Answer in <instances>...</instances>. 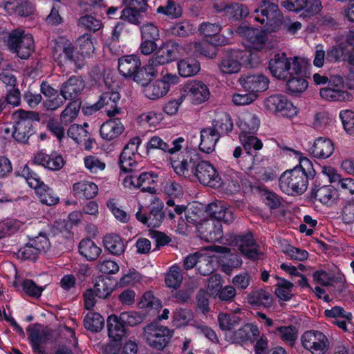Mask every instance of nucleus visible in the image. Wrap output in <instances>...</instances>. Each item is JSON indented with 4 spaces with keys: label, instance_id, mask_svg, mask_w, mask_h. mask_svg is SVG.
<instances>
[{
    "label": "nucleus",
    "instance_id": "obj_30",
    "mask_svg": "<svg viewBox=\"0 0 354 354\" xmlns=\"http://www.w3.org/2000/svg\"><path fill=\"white\" fill-rule=\"evenodd\" d=\"M124 128L120 119L116 118L109 120L101 126L100 136L106 140H111L118 138L124 131Z\"/></svg>",
    "mask_w": 354,
    "mask_h": 354
},
{
    "label": "nucleus",
    "instance_id": "obj_48",
    "mask_svg": "<svg viewBox=\"0 0 354 354\" xmlns=\"http://www.w3.org/2000/svg\"><path fill=\"white\" fill-rule=\"evenodd\" d=\"M290 78L286 82L288 91L292 94L297 95L304 92L308 87V82L306 79L298 75H288Z\"/></svg>",
    "mask_w": 354,
    "mask_h": 354
},
{
    "label": "nucleus",
    "instance_id": "obj_59",
    "mask_svg": "<svg viewBox=\"0 0 354 354\" xmlns=\"http://www.w3.org/2000/svg\"><path fill=\"white\" fill-rule=\"evenodd\" d=\"M97 269L104 274H112L118 272L119 266L116 261L108 259L102 256L97 266Z\"/></svg>",
    "mask_w": 354,
    "mask_h": 354
},
{
    "label": "nucleus",
    "instance_id": "obj_51",
    "mask_svg": "<svg viewBox=\"0 0 354 354\" xmlns=\"http://www.w3.org/2000/svg\"><path fill=\"white\" fill-rule=\"evenodd\" d=\"M157 12L163 14L171 19H176L182 15V9L178 3L174 0H167L165 6L157 8Z\"/></svg>",
    "mask_w": 354,
    "mask_h": 354
},
{
    "label": "nucleus",
    "instance_id": "obj_40",
    "mask_svg": "<svg viewBox=\"0 0 354 354\" xmlns=\"http://www.w3.org/2000/svg\"><path fill=\"white\" fill-rule=\"evenodd\" d=\"M215 133H218L221 137L223 134H227L232 130L233 123L229 114L226 113L218 115L213 121V127H210Z\"/></svg>",
    "mask_w": 354,
    "mask_h": 354
},
{
    "label": "nucleus",
    "instance_id": "obj_46",
    "mask_svg": "<svg viewBox=\"0 0 354 354\" xmlns=\"http://www.w3.org/2000/svg\"><path fill=\"white\" fill-rule=\"evenodd\" d=\"M294 284L284 278L280 279V281L276 285L274 293L281 301H288L293 297L292 293Z\"/></svg>",
    "mask_w": 354,
    "mask_h": 354
},
{
    "label": "nucleus",
    "instance_id": "obj_18",
    "mask_svg": "<svg viewBox=\"0 0 354 354\" xmlns=\"http://www.w3.org/2000/svg\"><path fill=\"white\" fill-rule=\"evenodd\" d=\"M236 32L245 38L252 45V48L257 50H261L268 40V35L266 31L246 25L239 26L236 28Z\"/></svg>",
    "mask_w": 354,
    "mask_h": 354
},
{
    "label": "nucleus",
    "instance_id": "obj_28",
    "mask_svg": "<svg viewBox=\"0 0 354 354\" xmlns=\"http://www.w3.org/2000/svg\"><path fill=\"white\" fill-rule=\"evenodd\" d=\"M259 336V330L256 325L245 324L234 331L232 339L234 343L241 344L247 342L253 343Z\"/></svg>",
    "mask_w": 354,
    "mask_h": 354
},
{
    "label": "nucleus",
    "instance_id": "obj_50",
    "mask_svg": "<svg viewBox=\"0 0 354 354\" xmlns=\"http://www.w3.org/2000/svg\"><path fill=\"white\" fill-rule=\"evenodd\" d=\"M249 15V10L246 6L239 3H228L225 16L234 20H240Z\"/></svg>",
    "mask_w": 354,
    "mask_h": 354
},
{
    "label": "nucleus",
    "instance_id": "obj_20",
    "mask_svg": "<svg viewBox=\"0 0 354 354\" xmlns=\"http://www.w3.org/2000/svg\"><path fill=\"white\" fill-rule=\"evenodd\" d=\"M185 92L187 97L194 104H200L209 99V91L207 86L201 81H194L186 86Z\"/></svg>",
    "mask_w": 354,
    "mask_h": 354
},
{
    "label": "nucleus",
    "instance_id": "obj_3",
    "mask_svg": "<svg viewBox=\"0 0 354 354\" xmlns=\"http://www.w3.org/2000/svg\"><path fill=\"white\" fill-rule=\"evenodd\" d=\"M256 21L264 24L270 32H274L282 26L283 15L277 4L261 0L254 10Z\"/></svg>",
    "mask_w": 354,
    "mask_h": 354
},
{
    "label": "nucleus",
    "instance_id": "obj_42",
    "mask_svg": "<svg viewBox=\"0 0 354 354\" xmlns=\"http://www.w3.org/2000/svg\"><path fill=\"white\" fill-rule=\"evenodd\" d=\"M183 279L181 268L175 264L171 266L166 273L165 283L167 287L177 290L180 286Z\"/></svg>",
    "mask_w": 354,
    "mask_h": 354
},
{
    "label": "nucleus",
    "instance_id": "obj_53",
    "mask_svg": "<svg viewBox=\"0 0 354 354\" xmlns=\"http://www.w3.org/2000/svg\"><path fill=\"white\" fill-rule=\"evenodd\" d=\"M77 46L79 47L80 54L84 57L90 56L94 53L95 47L93 45L91 35L84 34L80 36L76 41Z\"/></svg>",
    "mask_w": 354,
    "mask_h": 354
},
{
    "label": "nucleus",
    "instance_id": "obj_55",
    "mask_svg": "<svg viewBox=\"0 0 354 354\" xmlns=\"http://www.w3.org/2000/svg\"><path fill=\"white\" fill-rule=\"evenodd\" d=\"M30 243L37 249L39 254L42 252H46L50 247V243L47 234L40 232L38 235L29 238Z\"/></svg>",
    "mask_w": 354,
    "mask_h": 354
},
{
    "label": "nucleus",
    "instance_id": "obj_39",
    "mask_svg": "<svg viewBox=\"0 0 354 354\" xmlns=\"http://www.w3.org/2000/svg\"><path fill=\"white\" fill-rule=\"evenodd\" d=\"M83 322L84 328L93 333L101 331L104 326V319L98 313H88L84 317Z\"/></svg>",
    "mask_w": 354,
    "mask_h": 354
},
{
    "label": "nucleus",
    "instance_id": "obj_1",
    "mask_svg": "<svg viewBox=\"0 0 354 354\" xmlns=\"http://www.w3.org/2000/svg\"><path fill=\"white\" fill-rule=\"evenodd\" d=\"M315 171L311 162L307 158L300 159L299 167L283 172L279 180V187L285 194L295 196L306 192L308 187V178H313Z\"/></svg>",
    "mask_w": 354,
    "mask_h": 354
},
{
    "label": "nucleus",
    "instance_id": "obj_19",
    "mask_svg": "<svg viewBox=\"0 0 354 354\" xmlns=\"http://www.w3.org/2000/svg\"><path fill=\"white\" fill-rule=\"evenodd\" d=\"M126 187H135L140 188L142 192H149L156 194L157 189L155 187L156 182L151 173L142 172L138 177L130 176L123 180Z\"/></svg>",
    "mask_w": 354,
    "mask_h": 354
},
{
    "label": "nucleus",
    "instance_id": "obj_54",
    "mask_svg": "<svg viewBox=\"0 0 354 354\" xmlns=\"http://www.w3.org/2000/svg\"><path fill=\"white\" fill-rule=\"evenodd\" d=\"M218 321L222 330H231L239 324L241 319L234 315L220 313L218 316Z\"/></svg>",
    "mask_w": 354,
    "mask_h": 354
},
{
    "label": "nucleus",
    "instance_id": "obj_21",
    "mask_svg": "<svg viewBox=\"0 0 354 354\" xmlns=\"http://www.w3.org/2000/svg\"><path fill=\"white\" fill-rule=\"evenodd\" d=\"M239 82L246 91L255 94L267 90L269 84L268 77L261 74L242 75Z\"/></svg>",
    "mask_w": 354,
    "mask_h": 354
},
{
    "label": "nucleus",
    "instance_id": "obj_44",
    "mask_svg": "<svg viewBox=\"0 0 354 354\" xmlns=\"http://www.w3.org/2000/svg\"><path fill=\"white\" fill-rule=\"evenodd\" d=\"M208 288L209 290H213L215 288L214 292H217L216 295L221 301H232L236 295V289L234 286H226L221 287L220 281H216L214 285H211V281H209Z\"/></svg>",
    "mask_w": 354,
    "mask_h": 354
},
{
    "label": "nucleus",
    "instance_id": "obj_24",
    "mask_svg": "<svg viewBox=\"0 0 354 354\" xmlns=\"http://www.w3.org/2000/svg\"><path fill=\"white\" fill-rule=\"evenodd\" d=\"M85 88V83L80 76H71L60 88V94L65 100H74Z\"/></svg>",
    "mask_w": 354,
    "mask_h": 354
},
{
    "label": "nucleus",
    "instance_id": "obj_23",
    "mask_svg": "<svg viewBox=\"0 0 354 354\" xmlns=\"http://www.w3.org/2000/svg\"><path fill=\"white\" fill-rule=\"evenodd\" d=\"M265 107L273 112H281L284 115L295 112L296 108L288 100L287 97L281 94L272 95L264 100Z\"/></svg>",
    "mask_w": 354,
    "mask_h": 354
},
{
    "label": "nucleus",
    "instance_id": "obj_34",
    "mask_svg": "<svg viewBox=\"0 0 354 354\" xmlns=\"http://www.w3.org/2000/svg\"><path fill=\"white\" fill-rule=\"evenodd\" d=\"M334 151L333 143L330 139L320 137L317 138L311 148V153L318 158H327Z\"/></svg>",
    "mask_w": 354,
    "mask_h": 354
},
{
    "label": "nucleus",
    "instance_id": "obj_9",
    "mask_svg": "<svg viewBox=\"0 0 354 354\" xmlns=\"http://www.w3.org/2000/svg\"><path fill=\"white\" fill-rule=\"evenodd\" d=\"M171 165L176 173L185 178L194 177L201 160L195 151H187L176 159L171 158Z\"/></svg>",
    "mask_w": 354,
    "mask_h": 354
},
{
    "label": "nucleus",
    "instance_id": "obj_13",
    "mask_svg": "<svg viewBox=\"0 0 354 354\" xmlns=\"http://www.w3.org/2000/svg\"><path fill=\"white\" fill-rule=\"evenodd\" d=\"M197 230L200 238L206 242L223 243V227L218 220L209 218L203 221L197 226Z\"/></svg>",
    "mask_w": 354,
    "mask_h": 354
},
{
    "label": "nucleus",
    "instance_id": "obj_22",
    "mask_svg": "<svg viewBox=\"0 0 354 354\" xmlns=\"http://www.w3.org/2000/svg\"><path fill=\"white\" fill-rule=\"evenodd\" d=\"M224 201H212L206 206L205 212L210 216V218L230 223L234 219L233 211L223 204Z\"/></svg>",
    "mask_w": 354,
    "mask_h": 354
},
{
    "label": "nucleus",
    "instance_id": "obj_4",
    "mask_svg": "<svg viewBox=\"0 0 354 354\" xmlns=\"http://www.w3.org/2000/svg\"><path fill=\"white\" fill-rule=\"evenodd\" d=\"M7 46L11 53L21 59H27L35 50L32 36L19 29L13 30L8 34Z\"/></svg>",
    "mask_w": 354,
    "mask_h": 354
},
{
    "label": "nucleus",
    "instance_id": "obj_38",
    "mask_svg": "<svg viewBox=\"0 0 354 354\" xmlns=\"http://www.w3.org/2000/svg\"><path fill=\"white\" fill-rule=\"evenodd\" d=\"M23 176L26 178L27 183L29 186L33 189H35L37 195L39 197H47L48 194L47 189H46V185L41 182L39 178H36V174L32 172H30L29 167L28 166H25L22 171Z\"/></svg>",
    "mask_w": 354,
    "mask_h": 354
},
{
    "label": "nucleus",
    "instance_id": "obj_16",
    "mask_svg": "<svg viewBox=\"0 0 354 354\" xmlns=\"http://www.w3.org/2000/svg\"><path fill=\"white\" fill-rule=\"evenodd\" d=\"M241 51L229 49L221 53L218 68L219 71L225 75L238 73L241 68L239 55Z\"/></svg>",
    "mask_w": 354,
    "mask_h": 354
},
{
    "label": "nucleus",
    "instance_id": "obj_5",
    "mask_svg": "<svg viewBox=\"0 0 354 354\" xmlns=\"http://www.w3.org/2000/svg\"><path fill=\"white\" fill-rule=\"evenodd\" d=\"M147 344L153 349L163 351L169 344L174 335V330L158 322H151L144 328Z\"/></svg>",
    "mask_w": 354,
    "mask_h": 354
},
{
    "label": "nucleus",
    "instance_id": "obj_63",
    "mask_svg": "<svg viewBox=\"0 0 354 354\" xmlns=\"http://www.w3.org/2000/svg\"><path fill=\"white\" fill-rule=\"evenodd\" d=\"M84 165L91 173H97L105 169L106 164L95 156H88L84 158Z\"/></svg>",
    "mask_w": 354,
    "mask_h": 354
},
{
    "label": "nucleus",
    "instance_id": "obj_35",
    "mask_svg": "<svg viewBox=\"0 0 354 354\" xmlns=\"http://www.w3.org/2000/svg\"><path fill=\"white\" fill-rule=\"evenodd\" d=\"M75 197L82 199H92L98 192L97 186L90 182H77L73 186Z\"/></svg>",
    "mask_w": 354,
    "mask_h": 354
},
{
    "label": "nucleus",
    "instance_id": "obj_41",
    "mask_svg": "<svg viewBox=\"0 0 354 354\" xmlns=\"http://www.w3.org/2000/svg\"><path fill=\"white\" fill-rule=\"evenodd\" d=\"M82 102L80 99L72 100L61 113V122L66 125L71 123L77 117Z\"/></svg>",
    "mask_w": 354,
    "mask_h": 354
},
{
    "label": "nucleus",
    "instance_id": "obj_14",
    "mask_svg": "<svg viewBox=\"0 0 354 354\" xmlns=\"http://www.w3.org/2000/svg\"><path fill=\"white\" fill-rule=\"evenodd\" d=\"M120 100V95L117 91H106L103 93L97 102L87 108L90 113L101 109H105V111L109 117H114L120 112V108L118 104Z\"/></svg>",
    "mask_w": 354,
    "mask_h": 354
},
{
    "label": "nucleus",
    "instance_id": "obj_57",
    "mask_svg": "<svg viewBox=\"0 0 354 354\" xmlns=\"http://www.w3.org/2000/svg\"><path fill=\"white\" fill-rule=\"evenodd\" d=\"M93 289L95 290V295L100 299L107 298L113 291V288L109 286L106 279L102 276L97 277Z\"/></svg>",
    "mask_w": 354,
    "mask_h": 354
},
{
    "label": "nucleus",
    "instance_id": "obj_10",
    "mask_svg": "<svg viewBox=\"0 0 354 354\" xmlns=\"http://www.w3.org/2000/svg\"><path fill=\"white\" fill-rule=\"evenodd\" d=\"M303 347L312 354H325L330 348L328 337L321 331L310 330L301 337Z\"/></svg>",
    "mask_w": 354,
    "mask_h": 354
},
{
    "label": "nucleus",
    "instance_id": "obj_36",
    "mask_svg": "<svg viewBox=\"0 0 354 354\" xmlns=\"http://www.w3.org/2000/svg\"><path fill=\"white\" fill-rule=\"evenodd\" d=\"M220 136L218 133H215L210 127L203 129L201 131V143L199 149L203 152L210 153L214 149Z\"/></svg>",
    "mask_w": 354,
    "mask_h": 354
},
{
    "label": "nucleus",
    "instance_id": "obj_27",
    "mask_svg": "<svg viewBox=\"0 0 354 354\" xmlns=\"http://www.w3.org/2000/svg\"><path fill=\"white\" fill-rule=\"evenodd\" d=\"M107 330L109 337L113 342H121L123 337L126 335L127 330L124 322L120 319V315H111L107 321Z\"/></svg>",
    "mask_w": 354,
    "mask_h": 354
},
{
    "label": "nucleus",
    "instance_id": "obj_47",
    "mask_svg": "<svg viewBox=\"0 0 354 354\" xmlns=\"http://www.w3.org/2000/svg\"><path fill=\"white\" fill-rule=\"evenodd\" d=\"M28 333V340L32 351H39V348L42 347L41 345L46 342L48 333L42 330L41 333L39 330L31 328L28 326L27 328Z\"/></svg>",
    "mask_w": 354,
    "mask_h": 354
},
{
    "label": "nucleus",
    "instance_id": "obj_62",
    "mask_svg": "<svg viewBox=\"0 0 354 354\" xmlns=\"http://www.w3.org/2000/svg\"><path fill=\"white\" fill-rule=\"evenodd\" d=\"M222 26L219 23L203 22L199 28V32L205 37H215L221 30Z\"/></svg>",
    "mask_w": 354,
    "mask_h": 354
},
{
    "label": "nucleus",
    "instance_id": "obj_6",
    "mask_svg": "<svg viewBox=\"0 0 354 354\" xmlns=\"http://www.w3.org/2000/svg\"><path fill=\"white\" fill-rule=\"evenodd\" d=\"M17 120L12 127V136L19 142H26L30 136V131L32 127V122L40 120L37 112L32 111L19 110L14 113Z\"/></svg>",
    "mask_w": 354,
    "mask_h": 354
},
{
    "label": "nucleus",
    "instance_id": "obj_31",
    "mask_svg": "<svg viewBox=\"0 0 354 354\" xmlns=\"http://www.w3.org/2000/svg\"><path fill=\"white\" fill-rule=\"evenodd\" d=\"M105 249L111 254L120 256L122 254L126 248L124 239L117 234H109L103 238Z\"/></svg>",
    "mask_w": 354,
    "mask_h": 354
},
{
    "label": "nucleus",
    "instance_id": "obj_12",
    "mask_svg": "<svg viewBox=\"0 0 354 354\" xmlns=\"http://www.w3.org/2000/svg\"><path fill=\"white\" fill-rule=\"evenodd\" d=\"M178 77L171 74H166L162 79L149 82L144 88L145 95L151 100H157L165 96L170 89L171 84L177 83Z\"/></svg>",
    "mask_w": 354,
    "mask_h": 354
},
{
    "label": "nucleus",
    "instance_id": "obj_49",
    "mask_svg": "<svg viewBox=\"0 0 354 354\" xmlns=\"http://www.w3.org/2000/svg\"><path fill=\"white\" fill-rule=\"evenodd\" d=\"M319 94L323 99L328 101H344L351 97L348 92L330 87L322 88Z\"/></svg>",
    "mask_w": 354,
    "mask_h": 354
},
{
    "label": "nucleus",
    "instance_id": "obj_56",
    "mask_svg": "<svg viewBox=\"0 0 354 354\" xmlns=\"http://www.w3.org/2000/svg\"><path fill=\"white\" fill-rule=\"evenodd\" d=\"M348 53V47L343 44L334 46L327 52V59L335 62H346Z\"/></svg>",
    "mask_w": 354,
    "mask_h": 354
},
{
    "label": "nucleus",
    "instance_id": "obj_29",
    "mask_svg": "<svg viewBox=\"0 0 354 354\" xmlns=\"http://www.w3.org/2000/svg\"><path fill=\"white\" fill-rule=\"evenodd\" d=\"M158 74L156 66L155 64L151 63V59H149L147 64L142 67L141 66L139 67V69L137 70L131 80L141 84L145 88L153 79L157 77Z\"/></svg>",
    "mask_w": 354,
    "mask_h": 354
},
{
    "label": "nucleus",
    "instance_id": "obj_58",
    "mask_svg": "<svg viewBox=\"0 0 354 354\" xmlns=\"http://www.w3.org/2000/svg\"><path fill=\"white\" fill-rule=\"evenodd\" d=\"M78 25L93 32L99 30L102 26L100 20L89 15L80 17L78 19Z\"/></svg>",
    "mask_w": 354,
    "mask_h": 354
},
{
    "label": "nucleus",
    "instance_id": "obj_33",
    "mask_svg": "<svg viewBox=\"0 0 354 354\" xmlns=\"http://www.w3.org/2000/svg\"><path fill=\"white\" fill-rule=\"evenodd\" d=\"M35 162L53 171L61 169L65 163L61 156L48 155L42 152L36 154Z\"/></svg>",
    "mask_w": 354,
    "mask_h": 354
},
{
    "label": "nucleus",
    "instance_id": "obj_26",
    "mask_svg": "<svg viewBox=\"0 0 354 354\" xmlns=\"http://www.w3.org/2000/svg\"><path fill=\"white\" fill-rule=\"evenodd\" d=\"M140 66V59L135 55L122 56L118 59V71L125 78L132 79Z\"/></svg>",
    "mask_w": 354,
    "mask_h": 354
},
{
    "label": "nucleus",
    "instance_id": "obj_43",
    "mask_svg": "<svg viewBox=\"0 0 354 354\" xmlns=\"http://www.w3.org/2000/svg\"><path fill=\"white\" fill-rule=\"evenodd\" d=\"M313 278L316 283L322 286H331L334 283H342L344 279V276H333L323 270L314 272Z\"/></svg>",
    "mask_w": 354,
    "mask_h": 354
},
{
    "label": "nucleus",
    "instance_id": "obj_64",
    "mask_svg": "<svg viewBox=\"0 0 354 354\" xmlns=\"http://www.w3.org/2000/svg\"><path fill=\"white\" fill-rule=\"evenodd\" d=\"M344 129L351 135H354V112L351 110H344L340 112Z\"/></svg>",
    "mask_w": 354,
    "mask_h": 354
},
{
    "label": "nucleus",
    "instance_id": "obj_7",
    "mask_svg": "<svg viewBox=\"0 0 354 354\" xmlns=\"http://www.w3.org/2000/svg\"><path fill=\"white\" fill-rule=\"evenodd\" d=\"M140 144L141 139L134 137L125 145L120 153L118 165L124 173H136L144 168L142 163L136 160L139 156L138 149Z\"/></svg>",
    "mask_w": 354,
    "mask_h": 354
},
{
    "label": "nucleus",
    "instance_id": "obj_32",
    "mask_svg": "<svg viewBox=\"0 0 354 354\" xmlns=\"http://www.w3.org/2000/svg\"><path fill=\"white\" fill-rule=\"evenodd\" d=\"M183 141L184 139L183 138H178L169 144L162 140L160 137L153 136L148 142L147 149L148 150L151 149H158L165 152L173 153L181 149L180 143Z\"/></svg>",
    "mask_w": 354,
    "mask_h": 354
},
{
    "label": "nucleus",
    "instance_id": "obj_15",
    "mask_svg": "<svg viewBox=\"0 0 354 354\" xmlns=\"http://www.w3.org/2000/svg\"><path fill=\"white\" fill-rule=\"evenodd\" d=\"M194 177L203 185L213 188L221 185V178L216 169L208 161L201 160Z\"/></svg>",
    "mask_w": 354,
    "mask_h": 354
},
{
    "label": "nucleus",
    "instance_id": "obj_17",
    "mask_svg": "<svg viewBox=\"0 0 354 354\" xmlns=\"http://www.w3.org/2000/svg\"><path fill=\"white\" fill-rule=\"evenodd\" d=\"M179 44L174 41L169 40L159 46L150 58L151 63L156 66L167 64L178 57Z\"/></svg>",
    "mask_w": 354,
    "mask_h": 354
},
{
    "label": "nucleus",
    "instance_id": "obj_45",
    "mask_svg": "<svg viewBox=\"0 0 354 354\" xmlns=\"http://www.w3.org/2000/svg\"><path fill=\"white\" fill-rule=\"evenodd\" d=\"M179 75L182 77H190L198 73L200 71V64L194 59H182L178 63Z\"/></svg>",
    "mask_w": 354,
    "mask_h": 354
},
{
    "label": "nucleus",
    "instance_id": "obj_61",
    "mask_svg": "<svg viewBox=\"0 0 354 354\" xmlns=\"http://www.w3.org/2000/svg\"><path fill=\"white\" fill-rule=\"evenodd\" d=\"M232 242L235 245L239 247L241 252L242 251V249H245L249 246L255 245V241L252 232H248L245 234L235 235Z\"/></svg>",
    "mask_w": 354,
    "mask_h": 354
},
{
    "label": "nucleus",
    "instance_id": "obj_60",
    "mask_svg": "<svg viewBox=\"0 0 354 354\" xmlns=\"http://www.w3.org/2000/svg\"><path fill=\"white\" fill-rule=\"evenodd\" d=\"M23 291L28 296L39 298L44 290V288L39 286L32 279H24L21 283Z\"/></svg>",
    "mask_w": 354,
    "mask_h": 354
},
{
    "label": "nucleus",
    "instance_id": "obj_11",
    "mask_svg": "<svg viewBox=\"0 0 354 354\" xmlns=\"http://www.w3.org/2000/svg\"><path fill=\"white\" fill-rule=\"evenodd\" d=\"M142 205L139 204V209L136 214L137 220L149 227H158L165 216L162 201H151L149 215L142 213Z\"/></svg>",
    "mask_w": 354,
    "mask_h": 354
},
{
    "label": "nucleus",
    "instance_id": "obj_2",
    "mask_svg": "<svg viewBox=\"0 0 354 354\" xmlns=\"http://www.w3.org/2000/svg\"><path fill=\"white\" fill-rule=\"evenodd\" d=\"M301 68L299 57H288L285 53L275 54L269 62L271 74L279 80H286L288 75L301 74Z\"/></svg>",
    "mask_w": 354,
    "mask_h": 354
},
{
    "label": "nucleus",
    "instance_id": "obj_52",
    "mask_svg": "<svg viewBox=\"0 0 354 354\" xmlns=\"http://www.w3.org/2000/svg\"><path fill=\"white\" fill-rule=\"evenodd\" d=\"M39 252L37 249L28 241L25 245L21 247L17 252L15 256L17 259L22 261H36Z\"/></svg>",
    "mask_w": 354,
    "mask_h": 354
},
{
    "label": "nucleus",
    "instance_id": "obj_25",
    "mask_svg": "<svg viewBox=\"0 0 354 354\" xmlns=\"http://www.w3.org/2000/svg\"><path fill=\"white\" fill-rule=\"evenodd\" d=\"M247 302L253 308H270L273 303L272 295L263 288L252 290L246 297Z\"/></svg>",
    "mask_w": 354,
    "mask_h": 354
},
{
    "label": "nucleus",
    "instance_id": "obj_8",
    "mask_svg": "<svg viewBox=\"0 0 354 354\" xmlns=\"http://www.w3.org/2000/svg\"><path fill=\"white\" fill-rule=\"evenodd\" d=\"M53 55L55 60L59 65L68 64L80 69L85 64V57L80 54V52L75 51L72 44L67 40L56 42Z\"/></svg>",
    "mask_w": 354,
    "mask_h": 354
},
{
    "label": "nucleus",
    "instance_id": "obj_37",
    "mask_svg": "<svg viewBox=\"0 0 354 354\" xmlns=\"http://www.w3.org/2000/svg\"><path fill=\"white\" fill-rule=\"evenodd\" d=\"M80 254L87 261H94L97 259L102 250L91 239H82L78 246Z\"/></svg>",
    "mask_w": 354,
    "mask_h": 354
}]
</instances>
